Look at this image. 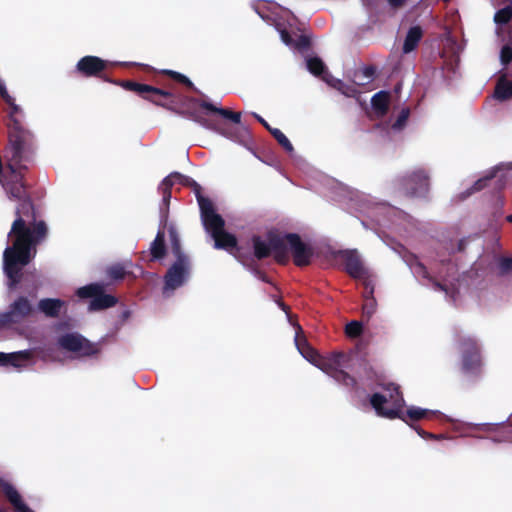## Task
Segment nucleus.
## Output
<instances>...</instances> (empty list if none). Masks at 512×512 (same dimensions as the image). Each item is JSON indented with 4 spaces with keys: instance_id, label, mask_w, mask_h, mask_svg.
I'll list each match as a JSON object with an SVG mask.
<instances>
[{
    "instance_id": "nucleus-1",
    "label": "nucleus",
    "mask_w": 512,
    "mask_h": 512,
    "mask_svg": "<svg viewBox=\"0 0 512 512\" xmlns=\"http://www.w3.org/2000/svg\"><path fill=\"white\" fill-rule=\"evenodd\" d=\"M109 62L98 56L87 55L80 58L76 64V72L84 78H99L105 82L115 84L127 91L134 92L142 99L159 107L169 108L162 98L172 97L169 90L154 87L152 85L138 83L132 80H112L106 75Z\"/></svg>"
},
{
    "instance_id": "nucleus-2",
    "label": "nucleus",
    "mask_w": 512,
    "mask_h": 512,
    "mask_svg": "<svg viewBox=\"0 0 512 512\" xmlns=\"http://www.w3.org/2000/svg\"><path fill=\"white\" fill-rule=\"evenodd\" d=\"M8 142L5 147L4 158L11 161L14 169H21L23 179L29 169L28 164L34 161L36 154V140L32 131L26 128L20 117L7 121Z\"/></svg>"
},
{
    "instance_id": "nucleus-3",
    "label": "nucleus",
    "mask_w": 512,
    "mask_h": 512,
    "mask_svg": "<svg viewBox=\"0 0 512 512\" xmlns=\"http://www.w3.org/2000/svg\"><path fill=\"white\" fill-rule=\"evenodd\" d=\"M378 386L388 395L374 393L370 396V404L376 414L387 419L402 417L401 410L405 406V400L400 386L394 382L379 383Z\"/></svg>"
},
{
    "instance_id": "nucleus-4",
    "label": "nucleus",
    "mask_w": 512,
    "mask_h": 512,
    "mask_svg": "<svg viewBox=\"0 0 512 512\" xmlns=\"http://www.w3.org/2000/svg\"><path fill=\"white\" fill-rule=\"evenodd\" d=\"M283 235L284 233L277 230L268 231L266 239L253 235L251 241L255 258L263 260L272 255L276 263L286 265L289 262V254L285 250Z\"/></svg>"
},
{
    "instance_id": "nucleus-5",
    "label": "nucleus",
    "mask_w": 512,
    "mask_h": 512,
    "mask_svg": "<svg viewBox=\"0 0 512 512\" xmlns=\"http://www.w3.org/2000/svg\"><path fill=\"white\" fill-rule=\"evenodd\" d=\"M394 190L408 198H426L430 191V176L424 168H417L397 177Z\"/></svg>"
},
{
    "instance_id": "nucleus-6",
    "label": "nucleus",
    "mask_w": 512,
    "mask_h": 512,
    "mask_svg": "<svg viewBox=\"0 0 512 512\" xmlns=\"http://www.w3.org/2000/svg\"><path fill=\"white\" fill-rule=\"evenodd\" d=\"M37 294L35 291L29 292L28 296L19 295L11 302L7 310L0 314V327H5L13 324H21L36 311L33 301L36 299Z\"/></svg>"
},
{
    "instance_id": "nucleus-7",
    "label": "nucleus",
    "mask_w": 512,
    "mask_h": 512,
    "mask_svg": "<svg viewBox=\"0 0 512 512\" xmlns=\"http://www.w3.org/2000/svg\"><path fill=\"white\" fill-rule=\"evenodd\" d=\"M335 256L343 264L345 272L353 279L363 280L365 289H368L371 283L369 280L370 273L358 251L356 249L339 250L335 253Z\"/></svg>"
},
{
    "instance_id": "nucleus-8",
    "label": "nucleus",
    "mask_w": 512,
    "mask_h": 512,
    "mask_svg": "<svg viewBox=\"0 0 512 512\" xmlns=\"http://www.w3.org/2000/svg\"><path fill=\"white\" fill-rule=\"evenodd\" d=\"M283 241L285 250L291 251L293 262L297 267H305L311 263L313 249L310 245L304 243L297 233H284Z\"/></svg>"
},
{
    "instance_id": "nucleus-9",
    "label": "nucleus",
    "mask_w": 512,
    "mask_h": 512,
    "mask_svg": "<svg viewBox=\"0 0 512 512\" xmlns=\"http://www.w3.org/2000/svg\"><path fill=\"white\" fill-rule=\"evenodd\" d=\"M191 271L190 258L176 259L164 275V291H173L184 285Z\"/></svg>"
},
{
    "instance_id": "nucleus-10",
    "label": "nucleus",
    "mask_w": 512,
    "mask_h": 512,
    "mask_svg": "<svg viewBox=\"0 0 512 512\" xmlns=\"http://www.w3.org/2000/svg\"><path fill=\"white\" fill-rule=\"evenodd\" d=\"M58 344L64 350L79 353L82 356H92L98 353L96 344L91 343L78 333H66L59 337Z\"/></svg>"
},
{
    "instance_id": "nucleus-11",
    "label": "nucleus",
    "mask_w": 512,
    "mask_h": 512,
    "mask_svg": "<svg viewBox=\"0 0 512 512\" xmlns=\"http://www.w3.org/2000/svg\"><path fill=\"white\" fill-rule=\"evenodd\" d=\"M462 352V369L467 373L476 372L481 366L480 348L477 341L471 337L460 339Z\"/></svg>"
},
{
    "instance_id": "nucleus-12",
    "label": "nucleus",
    "mask_w": 512,
    "mask_h": 512,
    "mask_svg": "<svg viewBox=\"0 0 512 512\" xmlns=\"http://www.w3.org/2000/svg\"><path fill=\"white\" fill-rule=\"evenodd\" d=\"M170 93L172 94V97L162 98V101L164 103H166L169 107V108L164 107L165 109L175 111L178 114L198 123L199 125L203 126L204 128H207L210 130H215V131L218 130L217 124L215 123V121L205 117L204 113L201 111L202 108L200 106H199V108L190 107V108H188L186 110H182V111L175 110L172 106L174 104V94L172 92H170Z\"/></svg>"
},
{
    "instance_id": "nucleus-13",
    "label": "nucleus",
    "mask_w": 512,
    "mask_h": 512,
    "mask_svg": "<svg viewBox=\"0 0 512 512\" xmlns=\"http://www.w3.org/2000/svg\"><path fill=\"white\" fill-rule=\"evenodd\" d=\"M200 212L203 225L207 232L211 234V236L215 233H219V231L224 229V219L221 217V215L216 213L212 202L203 201V204L201 203Z\"/></svg>"
},
{
    "instance_id": "nucleus-14",
    "label": "nucleus",
    "mask_w": 512,
    "mask_h": 512,
    "mask_svg": "<svg viewBox=\"0 0 512 512\" xmlns=\"http://www.w3.org/2000/svg\"><path fill=\"white\" fill-rule=\"evenodd\" d=\"M189 102L192 103L193 105L200 106L201 108H203L204 110H207L208 112L219 114L222 117L229 119L236 124L240 123V121H241V113L240 112H233L229 109L219 108L211 102L200 101L199 99L193 98V97L189 99Z\"/></svg>"
},
{
    "instance_id": "nucleus-15",
    "label": "nucleus",
    "mask_w": 512,
    "mask_h": 512,
    "mask_svg": "<svg viewBox=\"0 0 512 512\" xmlns=\"http://www.w3.org/2000/svg\"><path fill=\"white\" fill-rule=\"evenodd\" d=\"M66 302L58 298H43L37 304V309L49 318H58Z\"/></svg>"
},
{
    "instance_id": "nucleus-16",
    "label": "nucleus",
    "mask_w": 512,
    "mask_h": 512,
    "mask_svg": "<svg viewBox=\"0 0 512 512\" xmlns=\"http://www.w3.org/2000/svg\"><path fill=\"white\" fill-rule=\"evenodd\" d=\"M212 238L215 242V248L217 249H225L231 253L234 251H239L237 246V239L234 235L226 232L224 229L219 231V233H215L212 235Z\"/></svg>"
},
{
    "instance_id": "nucleus-17",
    "label": "nucleus",
    "mask_w": 512,
    "mask_h": 512,
    "mask_svg": "<svg viewBox=\"0 0 512 512\" xmlns=\"http://www.w3.org/2000/svg\"><path fill=\"white\" fill-rule=\"evenodd\" d=\"M423 35V29L419 25L410 27L404 39L402 47L403 53L408 54L414 51L423 38Z\"/></svg>"
},
{
    "instance_id": "nucleus-18",
    "label": "nucleus",
    "mask_w": 512,
    "mask_h": 512,
    "mask_svg": "<svg viewBox=\"0 0 512 512\" xmlns=\"http://www.w3.org/2000/svg\"><path fill=\"white\" fill-rule=\"evenodd\" d=\"M295 343L301 355L310 363L315 364L320 359L321 355L308 343L305 336L297 333Z\"/></svg>"
},
{
    "instance_id": "nucleus-19",
    "label": "nucleus",
    "mask_w": 512,
    "mask_h": 512,
    "mask_svg": "<svg viewBox=\"0 0 512 512\" xmlns=\"http://www.w3.org/2000/svg\"><path fill=\"white\" fill-rule=\"evenodd\" d=\"M401 414H402L401 415L402 417H398V418L406 423H409V421H419L421 419H430V418L436 416V412L428 410V409L416 407V406H411L406 411H404L402 409Z\"/></svg>"
},
{
    "instance_id": "nucleus-20",
    "label": "nucleus",
    "mask_w": 512,
    "mask_h": 512,
    "mask_svg": "<svg viewBox=\"0 0 512 512\" xmlns=\"http://www.w3.org/2000/svg\"><path fill=\"white\" fill-rule=\"evenodd\" d=\"M323 81L341 92L346 97L354 98L359 94L358 89L354 85L347 84L340 79H336L331 74L323 76Z\"/></svg>"
},
{
    "instance_id": "nucleus-21",
    "label": "nucleus",
    "mask_w": 512,
    "mask_h": 512,
    "mask_svg": "<svg viewBox=\"0 0 512 512\" xmlns=\"http://www.w3.org/2000/svg\"><path fill=\"white\" fill-rule=\"evenodd\" d=\"M167 248L165 244V232L163 229H159L154 241L150 246L151 260H161L166 256Z\"/></svg>"
},
{
    "instance_id": "nucleus-22",
    "label": "nucleus",
    "mask_w": 512,
    "mask_h": 512,
    "mask_svg": "<svg viewBox=\"0 0 512 512\" xmlns=\"http://www.w3.org/2000/svg\"><path fill=\"white\" fill-rule=\"evenodd\" d=\"M494 97L500 101H506L512 98V80H508L506 75L500 76L497 80Z\"/></svg>"
},
{
    "instance_id": "nucleus-23",
    "label": "nucleus",
    "mask_w": 512,
    "mask_h": 512,
    "mask_svg": "<svg viewBox=\"0 0 512 512\" xmlns=\"http://www.w3.org/2000/svg\"><path fill=\"white\" fill-rule=\"evenodd\" d=\"M117 303V298L110 294H105L104 291L94 297L90 301L89 310L98 311L113 307Z\"/></svg>"
},
{
    "instance_id": "nucleus-24",
    "label": "nucleus",
    "mask_w": 512,
    "mask_h": 512,
    "mask_svg": "<svg viewBox=\"0 0 512 512\" xmlns=\"http://www.w3.org/2000/svg\"><path fill=\"white\" fill-rule=\"evenodd\" d=\"M4 485V491L7 499L13 505L16 512H33L23 502L20 494L12 485Z\"/></svg>"
},
{
    "instance_id": "nucleus-25",
    "label": "nucleus",
    "mask_w": 512,
    "mask_h": 512,
    "mask_svg": "<svg viewBox=\"0 0 512 512\" xmlns=\"http://www.w3.org/2000/svg\"><path fill=\"white\" fill-rule=\"evenodd\" d=\"M389 100L390 94L387 91H379L374 94L371 99L374 111L380 116L386 115L389 110Z\"/></svg>"
},
{
    "instance_id": "nucleus-26",
    "label": "nucleus",
    "mask_w": 512,
    "mask_h": 512,
    "mask_svg": "<svg viewBox=\"0 0 512 512\" xmlns=\"http://www.w3.org/2000/svg\"><path fill=\"white\" fill-rule=\"evenodd\" d=\"M343 356V353H336L330 359H324L322 356H320V359L314 365L333 377L334 371H337L341 365L340 359Z\"/></svg>"
},
{
    "instance_id": "nucleus-27",
    "label": "nucleus",
    "mask_w": 512,
    "mask_h": 512,
    "mask_svg": "<svg viewBox=\"0 0 512 512\" xmlns=\"http://www.w3.org/2000/svg\"><path fill=\"white\" fill-rule=\"evenodd\" d=\"M504 429V426L498 424H480L475 427V430L483 433L480 437H489L494 441H500L499 436L501 435V431Z\"/></svg>"
},
{
    "instance_id": "nucleus-28",
    "label": "nucleus",
    "mask_w": 512,
    "mask_h": 512,
    "mask_svg": "<svg viewBox=\"0 0 512 512\" xmlns=\"http://www.w3.org/2000/svg\"><path fill=\"white\" fill-rule=\"evenodd\" d=\"M0 96L9 107L7 121L19 118L22 115V109L15 103V99L8 93L7 90L2 92Z\"/></svg>"
},
{
    "instance_id": "nucleus-29",
    "label": "nucleus",
    "mask_w": 512,
    "mask_h": 512,
    "mask_svg": "<svg viewBox=\"0 0 512 512\" xmlns=\"http://www.w3.org/2000/svg\"><path fill=\"white\" fill-rule=\"evenodd\" d=\"M374 287L369 284L368 289H366L365 303L362 307V316L369 319L376 311V300L373 297Z\"/></svg>"
},
{
    "instance_id": "nucleus-30",
    "label": "nucleus",
    "mask_w": 512,
    "mask_h": 512,
    "mask_svg": "<svg viewBox=\"0 0 512 512\" xmlns=\"http://www.w3.org/2000/svg\"><path fill=\"white\" fill-rule=\"evenodd\" d=\"M104 286L99 283H91L86 286L80 287L76 291V295L81 299L91 298L94 299L97 294L103 292Z\"/></svg>"
},
{
    "instance_id": "nucleus-31",
    "label": "nucleus",
    "mask_w": 512,
    "mask_h": 512,
    "mask_svg": "<svg viewBox=\"0 0 512 512\" xmlns=\"http://www.w3.org/2000/svg\"><path fill=\"white\" fill-rule=\"evenodd\" d=\"M307 68L310 73L315 76L321 77L330 74L324 62L319 57H311L307 60Z\"/></svg>"
},
{
    "instance_id": "nucleus-32",
    "label": "nucleus",
    "mask_w": 512,
    "mask_h": 512,
    "mask_svg": "<svg viewBox=\"0 0 512 512\" xmlns=\"http://www.w3.org/2000/svg\"><path fill=\"white\" fill-rule=\"evenodd\" d=\"M332 378L339 384H342L351 389H354L357 386L356 379L347 372H345L344 370L340 369V367L338 368L337 371H334V375Z\"/></svg>"
},
{
    "instance_id": "nucleus-33",
    "label": "nucleus",
    "mask_w": 512,
    "mask_h": 512,
    "mask_svg": "<svg viewBox=\"0 0 512 512\" xmlns=\"http://www.w3.org/2000/svg\"><path fill=\"white\" fill-rule=\"evenodd\" d=\"M332 378L339 384H342L351 389H354L357 386L356 379L347 372H345L344 370L340 369V367L338 368L337 371H334V375Z\"/></svg>"
},
{
    "instance_id": "nucleus-34",
    "label": "nucleus",
    "mask_w": 512,
    "mask_h": 512,
    "mask_svg": "<svg viewBox=\"0 0 512 512\" xmlns=\"http://www.w3.org/2000/svg\"><path fill=\"white\" fill-rule=\"evenodd\" d=\"M162 74L168 76L175 82L184 85L186 88H188L192 91H197V89L194 86V84L192 83V81L187 76H185L184 74H182L180 72L173 71V70H163Z\"/></svg>"
},
{
    "instance_id": "nucleus-35",
    "label": "nucleus",
    "mask_w": 512,
    "mask_h": 512,
    "mask_svg": "<svg viewBox=\"0 0 512 512\" xmlns=\"http://www.w3.org/2000/svg\"><path fill=\"white\" fill-rule=\"evenodd\" d=\"M25 358L26 354L24 352L10 354L0 352V364L2 365H11L14 367H19L20 362Z\"/></svg>"
},
{
    "instance_id": "nucleus-36",
    "label": "nucleus",
    "mask_w": 512,
    "mask_h": 512,
    "mask_svg": "<svg viewBox=\"0 0 512 512\" xmlns=\"http://www.w3.org/2000/svg\"><path fill=\"white\" fill-rule=\"evenodd\" d=\"M225 135L229 136L232 140L240 143L243 146L248 147L252 144L251 134L246 128H241L234 133H225Z\"/></svg>"
},
{
    "instance_id": "nucleus-37",
    "label": "nucleus",
    "mask_w": 512,
    "mask_h": 512,
    "mask_svg": "<svg viewBox=\"0 0 512 512\" xmlns=\"http://www.w3.org/2000/svg\"><path fill=\"white\" fill-rule=\"evenodd\" d=\"M270 134L275 138L278 144L287 152H292L294 150L293 145L289 141V139L285 136V134L278 128H273L270 130Z\"/></svg>"
},
{
    "instance_id": "nucleus-38",
    "label": "nucleus",
    "mask_w": 512,
    "mask_h": 512,
    "mask_svg": "<svg viewBox=\"0 0 512 512\" xmlns=\"http://www.w3.org/2000/svg\"><path fill=\"white\" fill-rule=\"evenodd\" d=\"M170 238H171V248L172 253L176 257V259L180 258H189V256L182 250L180 240L178 235L174 229H170Z\"/></svg>"
},
{
    "instance_id": "nucleus-39",
    "label": "nucleus",
    "mask_w": 512,
    "mask_h": 512,
    "mask_svg": "<svg viewBox=\"0 0 512 512\" xmlns=\"http://www.w3.org/2000/svg\"><path fill=\"white\" fill-rule=\"evenodd\" d=\"M106 274L111 280H122L125 278L127 271L123 265L114 264L107 268Z\"/></svg>"
},
{
    "instance_id": "nucleus-40",
    "label": "nucleus",
    "mask_w": 512,
    "mask_h": 512,
    "mask_svg": "<svg viewBox=\"0 0 512 512\" xmlns=\"http://www.w3.org/2000/svg\"><path fill=\"white\" fill-rule=\"evenodd\" d=\"M511 18L512 8L510 6L499 9L494 15V21L497 24H507L510 22Z\"/></svg>"
},
{
    "instance_id": "nucleus-41",
    "label": "nucleus",
    "mask_w": 512,
    "mask_h": 512,
    "mask_svg": "<svg viewBox=\"0 0 512 512\" xmlns=\"http://www.w3.org/2000/svg\"><path fill=\"white\" fill-rule=\"evenodd\" d=\"M494 176L489 175L478 179L474 184L465 192V197L472 195L475 192H479L487 187L488 182L492 180Z\"/></svg>"
},
{
    "instance_id": "nucleus-42",
    "label": "nucleus",
    "mask_w": 512,
    "mask_h": 512,
    "mask_svg": "<svg viewBox=\"0 0 512 512\" xmlns=\"http://www.w3.org/2000/svg\"><path fill=\"white\" fill-rule=\"evenodd\" d=\"M363 332V326L361 322L351 321L345 327V333L350 338H357L361 336Z\"/></svg>"
},
{
    "instance_id": "nucleus-43",
    "label": "nucleus",
    "mask_w": 512,
    "mask_h": 512,
    "mask_svg": "<svg viewBox=\"0 0 512 512\" xmlns=\"http://www.w3.org/2000/svg\"><path fill=\"white\" fill-rule=\"evenodd\" d=\"M409 115H410V110L408 108L402 109L401 112L399 113L396 121L394 122V124L392 126L393 129H395V130L402 129L405 126V124L409 118Z\"/></svg>"
},
{
    "instance_id": "nucleus-44",
    "label": "nucleus",
    "mask_w": 512,
    "mask_h": 512,
    "mask_svg": "<svg viewBox=\"0 0 512 512\" xmlns=\"http://www.w3.org/2000/svg\"><path fill=\"white\" fill-rule=\"evenodd\" d=\"M500 61L504 66H507L512 61V47L504 45L500 52Z\"/></svg>"
},
{
    "instance_id": "nucleus-45",
    "label": "nucleus",
    "mask_w": 512,
    "mask_h": 512,
    "mask_svg": "<svg viewBox=\"0 0 512 512\" xmlns=\"http://www.w3.org/2000/svg\"><path fill=\"white\" fill-rule=\"evenodd\" d=\"M177 182L176 177H173V172L166 176L160 183L159 191H171L174 183Z\"/></svg>"
},
{
    "instance_id": "nucleus-46",
    "label": "nucleus",
    "mask_w": 512,
    "mask_h": 512,
    "mask_svg": "<svg viewBox=\"0 0 512 512\" xmlns=\"http://www.w3.org/2000/svg\"><path fill=\"white\" fill-rule=\"evenodd\" d=\"M173 177H176L178 183L186 187L196 186V181L189 176H185L179 172H173Z\"/></svg>"
},
{
    "instance_id": "nucleus-47",
    "label": "nucleus",
    "mask_w": 512,
    "mask_h": 512,
    "mask_svg": "<svg viewBox=\"0 0 512 512\" xmlns=\"http://www.w3.org/2000/svg\"><path fill=\"white\" fill-rule=\"evenodd\" d=\"M277 30L280 33L281 40L288 46H294V39L292 38L291 34L282 27L281 24H277Z\"/></svg>"
},
{
    "instance_id": "nucleus-48",
    "label": "nucleus",
    "mask_w": 512,
    "mask_h": 512,
    "mask_svg": "<svg viewBox=\"0 0 512 512\" xmlns=\"http://www.w3.org/2000/svg\"><path fill=\"white\" fill-rule=\"evenodd\" d=\"M500 274L504 275L512 270V258L502 257L499 261Z\"/></svg>"
},
{
    "instance_id": "nucleus-49",
    "label": "nucleus",
    "mask_w": 512,
    "mask_h": 512,
    "mask_svg": "<svg viewBox=\"0 0 512 512\" xmlns=\"http://www.w3.org/2000/svg\"><path fill=\"white\" fill-rule=\"evenodd\" d=\"M411 426L417 431L418 435L424 439H443L444 438V434H433V433L424 431L423 429H421L418 426H413V425H411Z\"/></svg>"
},
{
    "instance_id": "nucleus-50",
    "label": "nucleus",
    "mask_w": 512,
    "mask_h": 512,
    "mask_svg": "<svg viewBox=\"0 0 512 512\" xmlns=\"http://www.w3.org/2000/svg\"><path fill=\"white\" fill-rule=\"evenodd\" d=\"M193 189V192L195 193V196L197 198V202L199 205V208H201V203L203 204V201L205 202H212L209 198L204 197L202 195V188L201 186L196 182V186L191 187Z\"/></svg>"
},
{
    "instance_id": "nucleus-51",
    "label": "nucleus",
    "mask_w": 512,
    "mask_h": 512,
    "mask_svg": "<svg viewBox=\"0 0 512 512\" xmlns=\"http://www.w3.org/2000/svg\"><path fill=\"white\" fill-rule=\"evenodd\" d=\"M415 270H416V273L421 275L423 278L432 280V277L430 276L426 266L423 263L417 261L415 263Z\"/></svg>"
},
{
    "instance_id": "nucleus-52",
    "label": "nucleus",
    "mask_w": 512,
    "mask_h": 512,
    "mask_svg": "<svg viewBox=\"0 0 512 512\" xmlns=\"http://www.w3.org/2000/svg\"><path fill=\"white\" fill-rule=\"evenodd\" d=\"M255 12L264 20H267L269 18L268 14L266 13V5L264 3H257L253 6Z\"/></svg>"
},
{
    "instance_id": "nucleus-53",
    "label": "nucleus",
    "mask_w": 512,
    "mask_h": 512,
    "mask_svg": "<svg viewBox=\"0 0 512 512\" xmlns=\"http://www.w3.org/2000/svg\"><path fill=\"white\" fill-rule=\"evenodd\" d=\"M388 5L390 6L391 9L393 10H399L401 8H403L408 0H386Z\"/></svg>"
},
{
    "instance_id": "nucleus-54",
    "label": "nucleus",
    "mask_w": 512,
    "mask_h": 512,
    "mask_svg": "<svg viewBox=\"0 0 512 512\" xmlns=\"http://www.w3.org/2000/svg\"><path fill=\"white\" fill-rule=\"evenodd\" d=\"M362 74L367 79H372L376 74V68L373 65L365 66L362 69Z\"/></svg>"
},
{
    "instance_id": "nucleus-55",
    "label": "nucleus",
    "mask_w": 512,
    "mask_h": 512,
    "mask_svg": "<svg viewBox=\"0 0 512 512\" xmlns=\"http://www.w3.org/2000/svg\"><path fill=\"white\" fill-rule=\"evenodd\" d=\"M309 45V39L306 36H300L297 43L294 42V46L297 48H305Z\"/></svg>"
},
{
    "instance_id": "nucleus-56",
    "label": "nucleus",
    "mask_w": 512,
    "mask_h": 512,
    "mask_svg": "<svg viewBox=\"0 0 512 512\" xmlns=\"http://www.w3.org/2000/svg\"><path fill=\"white\" fill-rule=\"evenodd\" d=\"M253 117L259 122L261 123L269 132L270 130H272L273 128L268 124V122L263 119L260 115H258L257 113H252Z\"/></svg>"
},
{
    "instance_id": "nucleus-57",
    "label": "nucleus",
    "mask_w": 512,
    "mask_h": 512,
    "mask_svg": "<svg viewBox=\"0 0 512 512\" xmlns=\"http://www.w3.org/2000/svg\"><path fill=\"white\" fill-rule=\"evenodd\" d=\"M163 196L164 205L168 208L170 199H171V191H160Z\"/></svg>"
},
{
    "instance_id": "nucleus-58",
    "label": "nucleus",
    "mask_w": 512,
    "mask_h": 512,
    "mask_svg": "<svg viewBox=\"0 0 512 512\" xmlns=\"http://www.w3.org/2000/svg\"><path fill=\"white\" fill-rule=\"evenodd\" d=\"M256 275L258 276L259 279H261L263 282H266V283H271L269 277L262 271L260 270H256Z\"/></svg>"
},
{
    "instance_id": "nucleus-59",
    "label": "nucleus",
    "mask_w": 512,
    "mask_h": 512,
    "mask_svg": "<svg viewBox=\"0 0 512 512\" xmlns=\"http://www.w3.org/2000/svg\"><path fill=\"white\" fill-rule=\"evenodd\" d=\"M430 281L433 283V285H434V287H435L436 289L441 290V291H447V289H446L445 285L441 284V283H440V282H438L437 280H435V279H433V278H432V280H430Z\"/></svg>"
},
{
    "instance_id": "nucleus-60",
    "label": "nucleus",
    "mask_w": 512,
    "mask_h": 512,
    "mask_svg": "<svg viewBox=\"0 0 512 512\" xmlns=\"http://www.w3.org/2000/svg\"><path fill=\"white\" fill-rule=\"evenodd\" d=\"M457 249H458V251H460V252H461V251H464V249H465V241H464V240H460V241L458 242V247H457Z\"/></svg>"
},
{
    "instance_id": "nucleus-61",
    "label": "nucleus",
    "mask_w": 512,
    "mask_h": 512,
    "mask_svg": "<svg viewBox=\"0 0 512 512\" xmlns=\"http://www.w3.org/2000/svg\"><path fill=\"white\" fill-rule=\"evenodd\" d=\"M3 484H7V485H10L8 482L0 479V488L1 490L3 491V493L5 494V491H4V485Z\"/></svg>"
},
{
    "instance_id": "nucleus-62",
    "label": "nucleus",
    "mask_w": 512,
    "mask_h": 512,
    "mask_svg": "<svg viewBox=\"0 0 512 512\" xmlns=\"http://www.w3.org/2000/svg\"><path fill=\"white\" fill-rule=\"evenodd\" d=\"M5 90H7L6 87H5V84L2 81H0V94L2 92H4Z\"/></svg>"
},
{
    "instance_id": "nucleus-63",
    "label": "nucleus",
    "mask_w": 512,
    "mask_h": 512,
    "mask_svg": "<svg viewBox=\"0 0 512 512\" xmlns=\"http://www.w3.org/2000/svg\"><path fill=\"white\" fill-rule=\"evenodd\" d=\"M129 314H130V313H129V311H124V312H123V316H124V318H127V317L129 316Z\"/></svg>"
},
{
    "instance_id": "nucleus-64",
    "label": "nucleus",
    "mask_w": 512,
    "mask_h": 512,
    "mask_svg": "<svg viewBox=\"0 0 512 512\" xmlns=\"http://www.w3.org/2000/svg\"><path fill=\"white\" fill-rule=\"evenodd\" d=\"M507 221H508V222H510V223H512V214H511V215H509V216H507Z\"/></svg>"
}]
</instances>
